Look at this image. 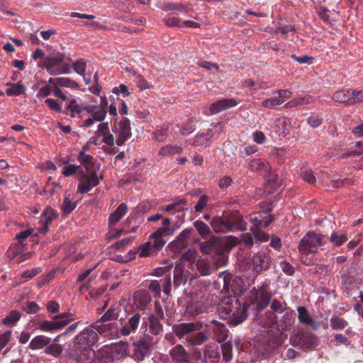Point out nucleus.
I'll list each match as a JSON object with an SVG mask.
<instances>
[{
  "label": "nucleus",
  "mask_w": 363,
  "mask_h": 363,
  "mask_svg": "<svg viewBox=\"0 0 363 363\" xmlns=\"http://www.w3.org/2000/svg\"><path fill=\"white\" fill-rule=\"evenodd\" d=\"M210 225L213 230L216 233H225L230 232V225L227 215L223 214L222 216H216L210 222Z\"/></svg>",
  "instance_id": "nucleus-18"
},
{
  "label": "nucleus",
  "mask_w": 363,
  "mask_h": 363,
  "mask_svg": "<svg viewBox=\"0 0 363 363\" xmlns=\"http://www.w3.org/2000/svg\"><path fill=\"white\" fill-rule=\"evenodd\" d=\"M168 138L167 129L162 128L152 133V138L159 142H164Z\"/></svg>",
  "instance_id": "nucleus-55"
},
{
  "label": "nucleus",
  "mask_w": 363,
  "mask_h": 363,
  "mask_svg": "<svg viewBox=\"0 0 363 363\" xmlns=\"http://www.w3.org/2000/svg\"><path fill=\"white\" fill-rule=\"evenodd\" d=\"M67 109L70 111L72 117H75L82 112V104H79L75 99H71L67 103Z\"/></svg>",
  "instance_id": "nucleus-41"
},
{
  "label": "nucleus",
  "mask_w": 363,
  "mask_h": 363,
  "mask_svg": "<svg viewBox=\"0 0 363 363\" xmlns=\"http://www.w3.org/2000/svg\"><path fill=\"white\" fill-rule=\"evenodd\" d=\"M212 324L213 325V330L216 336V340L220 342L225 341L228 335V330L225 325L216 320H213Z\"/></svg>",
  "instance_id": "nucleus-29"
},
{
  "label": "nucleus",
  "mask_w": 363,
  "mask_h": 363,
  "mask_svg": "<svg viewBox=\"0 0 363 363\" xmlns=\"http://www.w3.org/2000/svg\"><path fill=\"white\" fill-rule=\"evenodd\" d=\"M167 242V240H161L158 238H152L150 236L149 241L146 242L139 249V255L140 257H147L153 255L158 250H161Z\"/></svg>",
  "instance_id": "nucleus-10"
},
{
  "label": "nucleus",
  "mask_w": 363,
  "mask_h": 363,
  "mask_svg": "<svg viewBox=\"0 0 363 363\" xmlns=\"http://www.w3.org/2000/svg\"><path fill=\"white\" fill-rule=\"evenodd\" d=\"M222 352H223V359L225 362H230L232 359V351H233V346L232 344L229 342H225L222 345Z\"/></svg>",
  "instance_id": "nucleus-50"
},
{
  "label": "nucleus",
  "mask_w": 363,
  "mask_h": 363,
  "mask_svg": "<svg viewBox=\"0 0 363 363\" xmlns=\"http://www.w3.org/2000/svg\"><path fill=\"white\" fill-rule=\"evenodd\" d=\"M290 340L294 345L308 349L314 345L315 337L311 333H301L291 337Z\"/></svg>",
  "instance_id": "nucleus-17"
},
{
  "label": "nucleus",
  "mask_w": 363,
  "mask_h": 363,
  "mask_svg": "<svg viewBox=\"0 0 363 363\" xmlns=\"http://www.w3.org/2000/svg\"><path fill=\"white\" fill-rule=\"evenodd\" d=\"M213 136V133L208 130L206 133L196 135L194 144L196 145H205Z\"/></svg>",
  "instance_id": "nucleus-48"
},
{
  "label": "nucleus",
  "mask_w": 363,
  "mask_h": 363,
  "mask_svg": "<svg viewBox=\"0 0 363 363\" xmlns=\"http://www.w3.org/2000/svg\"><path fill=\"white\" fill-rule=\"evenodd\" d=\"M281 271L286 275L291 276L295 272L294 267L286 261H281L279 263Z\"/></svg>",
  "instance_id": "nucleus-58"
},
{
  "label": "nucleus",
  "mask_w": 363,
  "mask_h": 363,
  "mask_svg": "<svg viewBox=\"0 0 363 363\" xmlns=\"http://www.w3.org/2000/svg\"><path fill=\"white\" fill-rule=\"evenodd\" d=\"M174 231L172 227H161L151 234L152 238H158L161 240H166V238L171 236Z\"/></svg>",
  "instance_id": "nucleus-39"
},
{
  "label": "nucleus",
  "mask_w": 363,
  "mask_h": 363,
  "mask_svg": "<svg viewBox=\"0 0 363 363\" xmlns=\"http://www.w3.org/2000/svg\"><path fill=\"white\" fill-rule=\"evenodd\" d=\"M141 315L140 313H135L128 321L123 319L120 320L121 328L120 333L122 336H128L131 333H135L138 328L140 323Z\"/></svg>",
  "instance_id": "nucleus-11"
},
{
  "label": "nucleus",
  "mask_w": 363,
  "mask_h": 363,
  "mask_svg": "<svg viewBox=\"0 0 363 363\" xmlns=\"http://www.w3.org/2000/svg\"><path fill=\"white\" fill-rule=\"evenodd\" d=\"M205 363H218L219 360V353L217 348L211 345H207L203 353Z\"/></svg>",
  "instance_id": "nucleus-31"
},
{
  "label": "nucleus",
  "mask_w": 363,
  "mask_h": 363,
  "mask_svg": "<svg viewBox=\"0 0 363 363\" xmlns=\"http://www.w3.org/2000/svg\"><path fill=\"white\" fill-rule=\"evenodd\" d=\"M194 226L198 233L203 238H207L211 235V230L209 226L200 220L194 222Z\"/></svg>",
  "instance_id": "nucleus-35"
},
{
  "label": "nucleus",
  "mask_w": 363,
  "mask_h": 363,
  "mask_svg": "<svg viewBox=\"0 0 363 363\" xmlns=\"http://www.w3.org/2000/svg\"><path fill=\"white\" fill-rule=\"evenodd\" d=\"M64 55L58 53L56 56H47L38 62V66L45 69L50 74L58 75L69 74L71 69L69 65L61 66Z\"/></svg>",
  "instance_id": "nucleus-3"
},
{
  "label": "nucleus",
  "mask_w": 363,
  "mask_h": 363,
  "mask_svg": "<svg viewBox=\"0 0 363 363\" xmlns=\"http://www.w3.org/2000/svg\"><path fill=\"white\" fill-rule=\"evenodd\" d=\"M77 207V202L69 199V194H66L61 208L65 214L70 213Z\"/></svg>",
  "instance_id": "nucleus-43"
},
{
  "label": "nucleus",
  "mask_w": 363,
  "mask_h": 363,
  "mask_svg": "<svg viewBox=\"0 0 363 363\" xmlns=\"http://www.w3.org/2000/svg\"><path fill=\"white\" fill-rule=\"evenodd\" d=\"M78 160L85 166L86 172L83 174L79 181L77 191L80 194H85L97 186L100 179H102V177H99L95 169H92L94 157L91 155L81 152L78 156Z\"/></svg>",
  "instance_id": "nucleus-1"
},
{
  "label": "nucleus",
  "mask_w": 363,
  "mask_h": 363,
  "mask_svg": "<svg viewBox=\"0 0 363 363\" xmlns=\"http://www.w3.org/2000/svg\"><path fill=\"white\" fill-rule=\"evenodd\" d=\"M217 240L218 238L213 237L207 241L201 242L199 244V249L201 252L203 254H210L214 248Z\"/></svg>",
  "instance_id": "nucleus-45"
},
{
  "label": "nucleus",
  "mask_w": 363,
  "mask_h": 363,
  "mask_svg": "<svg viewBox=\"0 0 363 363\" xmlns=\"http://www.w3.org/2000/svg\"><path fill=\"white\" fill-rule=\"evenodd\" d=\"M6 86L8 88L6 90V93L8 96H19L25 93L26 86L21 84L20 82L17 83H7Z\"/></svg>",
  "instance_id": "nucleus-34"
},
{
  "label": "nucleus",
  "mask_w": 363,
  "mask_h": 363,
  "mask_svg": "<svg viewBox=\"0 0 363 363\" xmlns=\"http://www.w3.org/2000/svg\"><path fill=\"white\" fill-rule=\"evenodd\" d=\"M94 351L88 347H78L69 352V356L78 363H88Z\"/></svg>",
  "instance_id": "nucleus-16"
},
{
  "label": "nucleus",
  "mask_w": 363,
  "mask_h": 363,
  "mask_svg": "<svg viewBox=\"0 0 363 363\" xmlns=\"http://www.w3.org/2000/svg\"><path fill=\"white\" fill-rule=\"evenodd\" d=\"M187 272H185L184 265L182 263L177 264L174 269V284L176 286L181 285L187 280Z\"/></svg>",
  "instance_id": "nucleus-25"
},
{
  "label": "nucleus",
  "mask_w": 363,
  "mask_h": 363,
  "mask_svg": "<svg viewBox=\"0 0 363 363\" xmlns=\"http://www.w3.org/2000/svg\"><path fill=\"white\" fill-rule=\"evenodd\" d=\"M269 295L265 290L262 289H253L250 291L248 296V301L250 303L255 305V308L259 311L267 306L269 303Z\"/></svg>",
  "instance_id": "nucleus-8"
},
{
  "label": "nucleus",
  "mask_w": 363,
  "mask_h": 363,
  "mask_svg": "<svg viewBox=\"0 0 363 363\" xmlns=\"http://www.w3.org/2000/svg\"><path fill=\"white\" fill-rule=\"evenodd\" d=\"M98 341V334L92 328H86L74 338V345L78 347H88Z\"/></svg>",
  "instance_id": "nucleus-7"
},
{
  "label": "nucleus",
  "mask_w": 363,
  "mask_h": 363,
  "mask_svg": "<svg viewBox=\"0 0 363 363\" xmlns=\"http://www.w3.org/2000/svg\"><path fill=\"white\" fill-rule=\"evenodd\" d=\"M150 331L152 334L157 335L162 332L163 327L160 323L157 317L155 315H151L149 317Z\"/></svg>",
  "instance_id": "nucleus-38"
},
{
  "label": "nucleus",
  "mask_w": 363,
  "mask_h": 363,
  "mask_svg": "<svg viewBox=\"0 0 363 363\" xmlns=\"http://www.w3.org/2000/svg\"><path fill=\"white\" fill-rule=\"evenodd\" d=\"M330 240L335 245L340 246L347 240V238L345 235H338L337 233H333Z\"/></svg>",
  "instance_id": "nucleus-56"
},
{
  "label": "nucleus",
  "mask_w": 363,
  "mask_h": 363,
  "mask_svg": "<svg viewBox=\"0 0 363 363\" xmlns=\"http://www.w3.org/2000/svg\"><path fill=\"white\" fill-rule=\"evenodd\" d=\"M86 65L84 60L79 59L73 64L74 70L79 74H84Z\"/></svg>",
  "instance_id": "nucleus-60"
},
{
  "label": "nucleus",
  "mask_w": 363,
  "mask_h": 363,
  "mask_svg": "<svg viewBox=\"0 0 363 363\" xmlns=\"http://www.w3.org/2000/svg\"><path fill=\"white\" fill-rule=\"evenodd\" d=\"M237 105L238 102L234 99H220L211 104L209 107V112L203 111V113L205 115H214Z\"/></svg>",
  "instance_id": "nucleus-13"
},
{
  "label": "nucleus",
  "mask_w": 363,
  "mask_h": 363,
  "mask_svg": "<svg viewBox=\"0 0 363 363\" xmlns=\"http://www.w3.org/2000/svg\"><path fill=\"white\" fill-rule=\"evenodd\" d=\"M250 220L254 224L252 228H260L267 227L273 220L274 216L266 213H258L251 215Z\"/></svg>",
  "instance_id": "nucleus-20"
},
{
  "label": "nucleus",
  "mask_w": 363,
  "mask_h": 363,
  "mask_svg": "<svg viewBox=\"0 0 363 363\" xmlns=\"http://www.w3.org/2000/svg\"><path fill=\"white\" fill-rule=\"evenodd\" d=\"M218 310L225 318H230L238 324L246 318V311L239 299L235 296H226L219 304Z\"/></svg>",
  "instance_id": "nucleus-2"
},
{
  "label": "nucleus",
  "mask_w": 363,
  "mask_h": 363,
  "mask_svg": "<svg viewBox=\"0 0 363 363\" xmlns=\"http://www.w3.org/2000/svg\"><path fill=\"white\" fill-rule=\"evenodd\" d=\"M208 201V197L205 195H202L199 198V201L197 202V203L195 206V211L196 212H201L202 210L207 205Z\"/></svg>",
  "instance_id": "nucleus-64"
},
{
  "label": "nucleus",
  "mask_w": 363,
  "mask_h": 363,
  "mask_svg": "<svg viewBox=\"0 0 363 363\" xmlns=\"http://www.w3.org/2000/svg\"><path fill=\"white\" fill-rule=\"evenodd\" d=\"M230 232L245 231L247 228V223L243 220L238 212L226 213Z\"/></svg>",
  "instance_id": "nucleus-14"
},
{
  "label": "nucleus",
  "mask_w": 363,
  "mask_h": 363,
  "mask_svg": "<svg viewBox=\"0 0 363 363\" xmlns=\"http://www.w3.org/2000/svg\"><path fill=\"white\" fill-rule=\"evenodd\" d=\"M32 232V230L27 229L16 235V238L18 240L19 247L16 252H13L12 259H13L16 255L21 252V247L23 245V241L31 235Z\"/></svg>",
  "instance_id": "nucleus-42"
},
{
  "label": "nucleus",
  "mask_w": 363,
  "mask_h": 363,
  "mask_svg": "<svg viewBox=\"0 0 363 363\" xmlns=\"http://www.w3.org/2000/svg\"><path fill=\"white\" fill-rule=\"evenodd\" d=\"M352 89H342L337 91L333 94V99L340 103L347 104L349 105H353V97H352Z\"/></svg>",
  "instance_id": "nucleus-26"
},
{
  "label": "nucleus",
  "mask_w": 363,
  "mask_h": 363,
  "mask_svg": "<svg viewBox=\"0 0 363 363\" xmlns=\"http://www.w3.org/2000/svg\"><path fill=\"white\" fill-rule=\"evenodd\" d=\"M202 328V323L200 322L196 323H183L179 325H177L173 327V330L175 335L179 337L182 338L185 336L187 337L189 336V335L191 333L194 331H198L201 330Z\"/></svg>",
  "instance_id": "nucleus-12"
},
{
  "label": "nucleus",
  "mask_w": 363,
  "mask_h": 363,
  "mask_svg": "<svg viewBox=\"0 0 363 363\" xmlns=\"http://www.w3.org/2000/svg\"><path fill=\"white\" fill-rule=\"evenodd\" d=\"M107 106V100L103 99L100 106H96L91 116L96 121H102L106 115V106Z\"/></svg>",
  "instance_id": "nucleus-33"
},
{
  "label": "nucleus",
  "mask_w": 363,
  "mask_h": 363,
  "mask_svg": "<svg viewBox=\"0 0 363 363\" xmlns=\"http://www.w3.org/2000/svg\"><path fill=\"white\" fill-rule=\"evenodd\" d=\"M330 323L334 330H343L347 325L346 320L335 316L330 318Z\"/></svg>",
  "instance_id": "nucleus-49"
},
{
  "label": "nucleus",
  "mask_w": 363,
  "mask_h": 363,
  "mask_svg": "<svg viewBox=\"0 0 363 363\" xmlns=\"http://www.w3.org/2000/svg\"><path fill=\"white\" fill-rule=\"evenodd\" d=\"M301 178L303 181L314 184L316 182V178L311 170H306L301 173Z\"/></svg>",
  "instance_id": "nucleus-62"
},
{
  "label": "nucleus",
  "mask_w": 363,
  "mask_h": 363,
  "mask_svg": "<svg viewBox=\"0 0 363 363\" xmlns=\"http://www.w3.org/2000/svg\"><path fill=\"white\" fill-rule=\"evenodd\" d=\"M203 312V310L200 303H189L186 309V314L191 318H196Z\"/></svg>",
  "instance_id": "nucleus-40"
},
{
  "label": "nucleus",
  "mask_w": 363,
  "mask_h": 363,
  "mask_svg": "<svg viewBox=\"0 0 363 363\" xmlns=\"http://www.w3.org/2000/svg\"><path fill=\"white\" fill-rule=\"evenodd\" d=\"M133 238V237L129 236L128 238L122 239V240L118 241L117 242H116L114 245H113L112 247L117 250H123V248L125 246L129 245L132 243Z\"/></svg>",
  "instance_id": "nucleus-57"
},
{
  "label": "nucleus",
  "mask_w": 363,
  "mask_h": 363,
  "mask_svg": "<svg viewBox=\"0 0 363 363\" xmlns=\"http://www.w3.org/2000/svg\"><path fill=\"white\" fill-rule=\"evenodd\" d=\"M183 147L180 145L167 144L162 146L158 152L157 156L162 159L166 157H171L183 152Z\"/></svg>",
  "instance_id": "nucleus-22"
},
{
  "label": "nucleus",
  "mask_w": 363,
  "mask_h": 363,
  "mask_svg": "<svg viewBox=\"0 0 363 363\" xmlns=\"http://www.w3.org/2000/svg\"><path fill=\"white\" fill-rule=\"evenodd\" d=\"M127 213V206L124 203H121L118 207L112 213L108 221L110 225H116L121 218Z\"/></svg>",
  "instance_id": "nucleus-30"
},
{
  "label": "nucleus",
  "mask_w": 363,
  "mask_h": 363,
  "mask_svg": "<svg viewBox=\"0 0 363 363\" xmlns=\"http://www.w3.org/2000/svg\"><path fill=\"white\" fill-rule=\"evenodd\" d=\"M104 323L100 322L95 323L91 325L93 330H96L100 334H106L108 331L111 330L113 327V323L104 324Z\"/></svg>",
  "instance_id": "nucleus-47"
},
{
  "label": "nucleus",
  "mask_w": 363,
  "mask_h": 363,
  "mask_svg": "<svg viewBox=\"0 0 363 363\" xmlns=\"http://www.w3.org/2000/svg\"><path fill=\"white\" fill-rule=\"evenodd\" d=\"M270 262L271 257L268 251H260L255 255L251 262L254 277H257L262 272L268 269Z\"/></svg>",
  "instance_id": "nucleus-6"
},
{
  "label": "nucleus",
  "mask_w": 363,
  "mask_h": 363,
  "mask_svg": "<svg viewBox=\"0 0 363 363\" xmlns=\"http://www.w3.org/2000/svg\"><path fill=\"white\" fill-rule=\"evenodd\" d=\"M63 351V347L58 343H52L45 349L47 354L51 355L55 358L60 357Z\"/></svg>",
  "instance_id": "nucleus-44"
},
{
  "label": "nucleus",
  "mask_w": 363,
  "mask_h": 363,
  "mask_svg": "<svg viewBox=\"0 0 363 363\" xmlns=\"http://www.w3.org/2000/svg\"><path fill=\"white\" fill-rule=\"evenodd\" d=\"M20 318L21 315L19 312L13 311L4 319L3 323L5 325H14L20 320Z\"/></svg>",
  "instance_id": "nucleus-51"
},
{
  "label": "nucleus",
  "mask_w": 363,
  "mask_h": 363,
  "mask_svg": "<svg viewBox=\"0 0 363 363\" xmlns=\"http://www.w3.org/2000/svg\"><path fill=\"white\" fill-rule=\"evenodd\" d=\"M11 331L8 330L0 335V352L11 340Z\"/></svg>",
  "instance_id": "nucleus-63"
},
{
  "label": "nucleus",
  "mask_w": 363,
  "mask_h": 363,
  "mask_svg": "<svg viewBox=\"0 0 363 363\" xmlns=\"http://www.w3.org/2000/svg\"><path fill=\"white\" fill-rule=\"evenodd\" d=\"M96 133L103 136V143L109 146H113L115 144L114 136L109 132L108 124L107 122H103L99 124L98 130Z\"/></svg>",
  "instance_id": "nucleus-21"
},
{
  "label": "nucleus",
  "mask_w": 363,
  "mask_h": 363,
  "mask_svg": "<svg viewBox=\"0 0 363 363\" xmlns=\"http://www.w3.org/2000/svg\"><path fill=\"white\" fill-rule=\"evenodd\" d=\"M186 204L187 201L185 199H179L176 200L172 203L162 206L160 209L161 211L172 213H179L186 210L185 208Z\"/></svg>",
  "instance_id": "nucleus-24"
},
{
  "label": "nucleus",
  "mask_w": 363,
  "mask_h": 363,
  "mask_svg": "<svg viewBox=\"0 0 363 363\" xmlns=\"http://www.w3.org/2000/svg\"><path fill=\"white\" fill-rule=\"evenodd\" d=\"M298 318L300 323L309 325L313 330L317 329V325L313 319L310 316L308 311L304 306H298L297 308Z\"/></svg>",
  "instance_id": "nucleus-27"
},
{
  "label": "nucleus",
  "mask_w": 363,
  "mask_h": 363,
  "mask_svg": "<svg viewBox=\"0 0 363 363\" xmlns=\"http://www.w3.org/2000/svg\"><path fill=\"white\" fill-rule=\"evenodd\" d=\"M208 340L206 334L203 332H199L193 334L186 338L187 342L190 345H201Z\"/></svg>",
  "instance_id": "nucleus-37"
},
{
  "label": "nucleus",
  "mask_w": 363,
  "mask_h": 363,
  "mask_svg": "<svg viewBox=\"0 0 363 363\" xmlns=\"http://www.w3.org/2000/svg\"><path fill=\"white\" fill-rule=\"evenodd\" d=\"M195 130V125L192 120H189L188 123L184 124L181 128V134L183 135H189Z\"/></svg>",
  "instance_id": "nucleus-59"
},
{
  "label": "nucleus",
  "mask_w": 363,
  "mask_h": 363,
  "mask_svg": "<svg viewBox=\"0 0 363 363\" xmlns=\"http://www.w3.org/2000/svg\"><path fill=\"white\" fill-rule=\"evenodd\" d=\"M74 320V318L64 320H56L54 318L52 320H43L38 324V329L43 332H52L60 330L68 323Z\"/></svg>",
  "instance_id": "nucleus-15"
},
{
  "label": "nucleus",
  "mask_w": 363,
  "mask_h": 363,
  "mask_svg": "<svg viewBox=\"0 0 363 363\" xmlns=\"http://www.w3.org/2000/svg\"><path fill=\"white\" fill-rule=\"evenodd\" d=\"M162 9L164 11L175 10L181 13H186L190 10L188 6L180 3H169L164 4Z\"/></svg>",
  "instance_id": "nucleus-46"
},
{
  "label": "nucleus",
  "mask_w": 363,
  "mask_h": 363,
  "mask_svg": "<svg viewBox=\"0 0 363 363\" xmlns=\"http://www.w3.org/2000/svg\"><path fill=\"white\" fill-rule=\"evenodd\" d=\"M50 342V337L42 335H37L30 342L29 348L32 350H40L48 345Z\"/></svg>",
  "instance_id": "nucleus-28"
},
{
  "label": "nucleus",
  "mask_w": 363,
  "mask_h": 363,
  "mask_svg": "<svg viewBox=\"0 0 363 363\" xmlns=\"http://www.w3.org/2000/svg\"><path fill=\"white\" fill-rule=\"evenodd\" d=\"M250 231L253 233L257 240L261 242H267L269 240V235L262 232L257 228H250Z\"/></svg>",
  "instance_id": "nucleus-54"
},
{
  "label": "nucleus",
  "mask_w": 363,
  "mask_h": 363,
  "mask_svg": "<svg viewBox=\"0 0 363 363\" xmlns=\"http://www.w3.org/2000/svg\"><path fill=\"white\" fill-rule=\"evenodd\" d=\"M268 163L262 160H254L250 162V167L252 171L267 169Z\"/></svg>",
  "instance_id": "nucleus-52"
},
{
  "label": "nucleus",
  "mask_w": 363,
  "mask_h": 363,
  "mask_svg": "<svg viewBox=\"0 0 363 363\" xmlns=\"http://www.w3.org/2000/svg\"><path fill=\"white\" fill-rule=\"evenodd\" d=\"M56 218L57 213L55 210L50 206H47L41 215L40 222L42 223L43 226L40 231L45 234L48 231L50 224Z\"/></svg>",
  "instance_id": "nucleus-19"
},
{
  "label": "nucleus",
  "mask_w": 363,
  "mask_h": 363,
  "mask_svg": "<svg viewBox=\"0 0 363 363\" xmlns=\"http://www.w3.org/2000/svg\"><path fill=\"white\" fill-rule=\"evenodd\" d=\"M57 85L60 87H67L75 89L77 87V83L67 77H58Z\"/></svg>",
  "instance_id": "nucleus-53"
},
{
  "label": "nucleus",
  "mask_w": 363,
  "mask_h": 363,
  "mask_svg": "<svg viewBox=\"0 0 363 363\" xmlns=\"http://www.w3.org/2000/svg\"><path fill=\"white\" fill-rule=\"evenodd\" d=\"M274 96L262 101V107L268 109H274L277 106L284 104L286 99H289L291 92L288 89H278L273 92Z\"/></svg>",
  "instance_id": "nucleus-9"
},
{
  "label": "nucleus",
  "mask_w": 363,
  "mask_h": 363,
  "mask_svg": "<svg viewBox=\"0 0 363 363\" xmlns=\"http://www.w3.org/2000/svg\"><path fill=\"white\" fill-rule=\"evenodd\" d=\"M169 354L176 363H186L188 361V354L181 345H177L173 347L170 350Z\"/></svg>",
  "instance_id": "nucleus-23"
},
{
  "label": "nucleus",
  "mask_w": 363,
  "mask_h": 363,
  "mask_svg": "<svg viewBox=\"0 0 363 363\" xmlns=\"http://www.w3.org/2000/svg\"><path fill=\"white\" fill-rule=\"evenodd\" d=\"M134 345L135 346V356L137 359L143 360L145 355L148 352V344L143 340H139L135 342Z\"/></svg>",
  "instance_id": "nucleus-36"
},
{
  "label": "nucleus",
  "mask_w": 363,
  "mask_h": 363,
  "mask_svg": "<svg viewBox=\"0 0 363 363\" xmlns=\"http://www.w3.org/2000/svg\"><path fill=\"white\" fill-rule=\"evenodd\" d=\"M195 266L201 276H208L211 273V262L208 259L200 258L197 259Z\"/></svg>",
  "instance_id": "nucleus-32"
},
{
  "label": "nucleus",
  "mask_w": 363,
  "mask_h": 363,
  "mask_svg": "<svg viewBox=\"0 0 363 363\" xmlns=\"http://www.w3.org/2000/svg\"><path fill=\"white\" fill-rule=\"evenodd\" d=\"M118 317V314L116 313L113 308H109L101 318L100 322L106 323L107 321L114 320Z\"/></svg>",
  "instance_id": "nucleus-61"
},
{
  "label": "nucleus",
  "mask_w": 363,
  "mask_h": 363,
  "mask_svg": "<svg viewBox=\"0 0 363 363\" xmlns=\"http://www.w3.org/2000/svg\"><path fill=\"white\" fill-rule=\"evenodd\" d=\"M111 130L115 135V143L118 146H122L132 136L130 121L125 117H123L119 121L116 118Z\"/></svg>",
  "instance_id": "nucleus-4"
},
{
  "label": "nucleus",
  "mask_w": 363,
  "mask_h": 363,
  "mask_svg": "<svg viewBox=\"0 0 363 363\" xmlns=\"http://www.w3.org/2000/svg\"><path fill=\"white\" fill-rule=\"evenodd\" d=\"M322 245V236L314 232H309L301 240L298 249L301 253H316Z\"/></svg>",
  "instance_id": "nucleus-5"
}]
</instances>
